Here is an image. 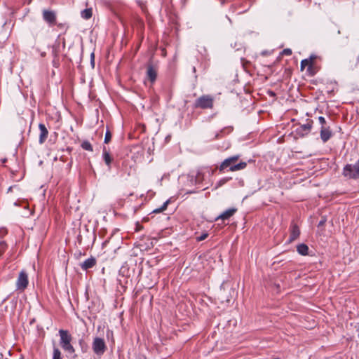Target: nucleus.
Segmentation results:
<instances>
[{"mask_svg":"<svg viewBox=\"0 0 359 359\" xmlns=\"http://www.w3.org/2000/svg\"><path fill=\"white\" fill-rule=\"evenodd\" d=\"M240 158L239 155L232 156L224 160L218 169L220 172H223L226 169H229L231 172H236L238 170H243L247 166V163L241 161L237 163Z\"/></svg>","mask_w":359,"mask_h":359,"instance_id":"f257e3e1","label":"nucleus"},{"mask_svg":"<svg viewBox=\"0 0 359 359\" xmlns=\"http://www.w3.org/2000/svg\"><path fill=\"white\" fill-rule=\"evenodd\" d=\"M59 335L60 337V344L62 348L69 354L74 353L75 349L71 344L72 337L69 332L65 330H60Z\"/></svg>","mask_w":359,"mask_h":359,"instance_id":"f03ea898","label":"nucleus"},{"mask_svg":"<svg viewBox=\"0 0 359 359\" xmlns=\"http://www.w3.org/2000/svg\"><path fill=\"white\" fill-rule=\"evenodd\" d=\"M343 175L349 179L359 178V159L355 164H347L343 169Z\"/></svg>","mask_w":359,"mask_h":359,"instance_id":"7ed1b4c3","label":"nucleus"},{"mask_svg":"<svg viewBox=\"0 0 359 359\" xmlns=\"http://www.w3.org/2000/svg\"><path fill=\"white\" fill-rule=\"evenodd\" d=\"M213 97L209 95H202L194 103L195 108L212 109L213 107Z\"/></svg>","mask_w":359,"mask_h":359,"instance_id":"20e7f679","label":"nucleus"},{"mask_svg":"<svg viewBox=\"0 0 359 359\" xmlns=\"http://www.w3.org/2000/svg\"><path fill=\"white\" fill-rule=\"evenodd\" d=\"M92 348L95 354L98 356L102 355L107 349L104 340L100 337H95L92 344Z\"/></svg>","mask_w":359,"mask_h":359,"instance_id":"39448f33","label":"nucleus"},{"mask_svg":"<svg viewBox=\"0 0 359 359\" xmlns=\"http://www.w3.org/2000/svg\"><path fill=\"white\" fill-rule=\"evenodd\" d=\"M28 275L25 271L20 272L16 281V287L18 290H24L28 285Z\"/></svg>","mask_w":359,"mask_h":359,"instance_id":"423d86ee","label":"nucleus"},{"mask_svg":"<svg viewBox=\"0 0 359 359\" xmlns=\"http://www.w3.org/2000/svg\"><path fill=\"white\" fill-rule=\"evenodd\" d=\"M313 121L309 120L306 123L299 125L298 128L296 129L297 135L304 137V135L309 134L311 128H312Z\"/></svg>","mask_w":359,"mask_h":359,"instance_id":"0eeeda50","label":"nucleus"},{"mask_svg":"<svg viewBox=\"0 0 359 359\" xmlns=\"http://www.w3.org/2000/svg\"><path fill=\"white\" fill-rule=\"evenodd\" d=\"M43 18L50 25L53 26L56 24V14L53 11L43 10Z\"/></svg>","mask_w":359,"mask_h":359,"instance_id":"6e6552de","label":"nucleus"},{"mask_svg":"<svg viewBox=\"0 0 359 359\" xmlns=\"http://www.w3.org/2000/svg\"><path fill=\"white\" fill-rule=\"evenodd\" d=\"M299 235H300V230H299V226L296 224L292 223L290 226V235L289 242L291 243V242L295 241L296 239H297L299 238Z\"/></svg>","mask_w":359,"mask_h":359,"instance_id":"1a4fd4ad","label":"nucleus"},{"mask_svg":"<svg viewBox=\"0 0 359 359\" xmlns=\"http://www.w3.org/2000/svg\"><path fill=\"white\" fill-rule=\"evenodd\" d=\"M147 76L151 83H154L156 79L157 69L152 64L148 65Z\"/></svg>","mask_w":359,"mask_h":359,"instance_id":"9d476101","label":"nucleus"},{"mask_svg":"<svg viewBox=\"0 0 359 359\" xmlns=\"http://www.w3.org/2000/svg\"><path fill=\"white\" fill-rule=\"evenodd\" d=\"M237 211L236 208H230L224 211L223 213L219 215L216 219V221L221 220H226L229 219L231 217H232L235 212Z\"/></svg>","mask_w":359,"mask_h":359,"instance_id":"9b49d317","label":"nucleus"},{"mask_svg":"<svg viewBox=\"0 0 359 359\" xmlns=\"http://www.w3.org/2000/svg\"><path fill=\"white\" fill-rule=\"evenodd\" d=\"M332 137V132L329 127L322 126L320 129V138L323 142H326Z\"/></svg>","mask_w":359,"mask_h":359,"instance_id":"f8f14e48","label":"nucleus"},{"mask_svg":"<svg viewBox=\"0 0 359 359\" xmlns=\"http://www.w3.org/2000/svg\"><path fill=\"white\" fill-rule=\"evenodd\" d=\"M39 128L40 130L39 143L43 144L48 137V132L45 125L43 123L39 124Z\"/></svg>","mask_w":359,"mask_h":359,"instance_id":"ddd939ff","label":"nucleus"},{"mask_svg":"<svg viewBox=\"0 0 359 359\" xmlns=\"http://www.w3.org/2000/svg\"><path fill=\"white\" fill-rule=\"evenodd\" d=\"M316 57L314 56V55H311L309 57V58L308 59H304V60H302L301 61V65H300V69L301 71H304V69L307 67H309V65H313L314 64V62H315V60H316Z\"/></svg>","mask_w":359,"mask_h":359,"instance_id":"4468645a","label":"nucleus"},{"mask_svg":"<svg viewBox=\"0 0 359 359\" xmlns=\"http://www.w3.org/2000/svg\"><path fill=\"white\" fill-rule=\"evenodd\" d=\"M96 264V260L95 258H88L85 260L81 264V266L83 270H87L93 267Z\"/></svg>","mask_w":359,"mask_h":359,"instance_id":"2eb2a0df","label":"nucleus"},{"mask_svg":"<svg viewBox=\"0 0 359 359\" xmlns=\"http://www.w3.org/2000/svg\"><path fill=\"white\" fill-rule=\"evenodd\" d=\"M102 156L106 165L110 168L113 158L111 156L109 152L107 150L105 147H103Z\"/></svg>","mask_w":359,"mask_h":359,"instance_id":"dca6fc26","label":"nucleus"},{"mask_svg":"<svg viewBox=\"0 0 359 359\" xmlns=\"http://www.w3.org/2000/svg\"><path fill=\"white\" fill-rule=\"evenodd\" d=\"M297 252L302 255H306L309 252V248L305 244H300L297 246Z\"/></svg>","mask_w":359,"mask_h":359,"instance_id":"f3484780","label":"nucleus"},{"mask_svg":"<svg viewBox=\"0 0 359 359\" xmlns=\"http://www.w3.org/2000/svg\"><path fill=\"white\" fill-rule=\"evenodd\" d=\"M81 15L83 19L88 20L92 17V9L86 8L81 12Z\"/></svg>","mask_w":359,"mask_h":359,"instance_id":"a211bd4d","label":"nucleus"},{"mask_svg":"<svg viewBox=\"0 0 359 359\" xmlns=\"http://www.w3.org/2000/svg\"><path fill=\"white\" fill-rule=\"evenodd\" d=\"M170 203V200H167L163 204V205L159 208H156L155 210H153V212L154 213H160V212H163L164 210H165L168 208V205Z\"/></svg>","mask_w":359,"mask_h":359,"instance_id":"6ab92c4d","label":"nucleus"},{"mask_svg":"<svg viewBox=\"0 0 359 359\" xmlns=\"http://www.w3.org/2000/svg\"><path fill=\"white\" fill-rule=\"evenodd\" d=\"M53 359H62V353L56 346L53 347Z\"/></svg>","mask_w":359,"mask_h":359,"instance_id":"aec40b11","label":"nucleus"},{"mask_svg":"<svg viewBox=\"0 0 359 359\" xmlns=\"http://www.w3.org/2000/svg\"><path fill=\"white\" fill-rule=\"evenodd\" d=\"M81 147L86 151H93V147L91 144L88 141H84L81 144Z\"/></svg>","mask_w":359,"mask_h":359,"instance_id":"412c9836","label":"nucleus"},{"mask_svg":"<svg viewBox=\"0 0 359 359\" xmlns=\"http://www.w3.org/2000/svg\"><path fill=\"white\" fill-rule=\"evenodd\" d=\"M111 133L109 130H107L105 133L104 142L105 144H108L111 141Z\"/></svg>","mask_w":359,"mask_h":359,"instance_id":"4be33fe9","label":"nucleus"},{"mask_svg":"<svg viewBox=\"0 0 359 359\" xmlns=\"http://www.w3.org/2000/svg\"><path fill=\"white\" fill-rule=\"evenodd\" d=\"M7 245L5 242H0V255H2L6 250Z\"/></svg>","mask_w":359,"mask_h":359,"instance_id":"5701e85b","label":"nucleus"},{"mask_svg":"<svg viewBox=\"0 0 359 359\" xmlns=\"http://www.w3.org/2000/svg\"><path fill=\"white\" fill-rule=\"evenodd\" d=\"M307 72L309 75L313 76L316 74V71L313 69V65H309L307 68Z\"/></svg>","mask_w":359,"mask_h":359,"instance_id":"b1692460","label":"nucleus"},{"mask_svg":"<svg viewBox=\"0 0 359 359\" xmlns=\"http://www.w3.org/2000/svg\"><path fill=\"white\" fill-rule=\"evenodd\" d=\"M292 50L290 48H285L283 50L282 54L285 55H292Z\"/></svg>","mask_w":359,"mask_h":359,"instance_id":"393cba45","label":"nucleus"},{"mask_svg":"<svg viewBox=\"0 0 359 359\" xmlns=\"http://www.w3.org/2000/svg\"><path fill=\"white\" fill-rule=\"evenodd\" d=\"M318 120H319L320 123L322 125V126H325V124L326 123L325 118L323 116H320L318 118Z\"/></svg>","mask_w":359,"mask_h":359,"instance_id":"a878e982","label":"nucleus"},{"mask_svg":"<svg viewBox=\"0 0 359 359\" xmlns=\"http://www.w3.org/2000/svg\"><path fill=\"white\" fill-rule=\"evenodd\" d=\"M207 237H208V234H207V233H203V234H202L201 236H199V237L198 238V241H203V240H205Z\"/></svg>","mask_w":359,"mask_h":359,"instance_id":"bb28decb","label":"nucleus"},{"mask_svg":"<svg viewBox=\"0 0 359 359\" xmlns=\"http://www.w3.org/2000/svg\"><path fill=\"white\" fill-rule=\"evenodd\" d=\"M226 179H222L218 182V186H222L226 182Z\"/></svg>","mask_w":359,"mask_h":359,"instance_id":"cd10ccee","label":"nucleus"},{"mask_svg":"<svg viewBox=\"0 0 359 359\" xmlns=\"http://www.w3.org/2000/svg\"><path fill=\"white\" fill-rule=\"evenodd\" d=\"M82 343H83V339H80V340H79V344H80V345H81V344H82Z\"/></svg>","mask_w":359,"mask_h":359,"instance_id":"c85d7f7f","label":"nucleus"},{"mask_svg":"<svg viewBox=\"0 0 359 359\" xmlns=\"http://www.w3.org/2000/svg\"><path fill=\"white\" fill-rule=\"evenodd\" d=\"M11 189H12V187H9L8 191H11Z\"/></svg>","mask_w":359,"mask_h":359,"instance_id":"c756f323","label":"nucleus"},{"mask_svg":"<svg viewBox=\"0 0 359 359\" xmlns=\"http://www.w3.org/2000/svg\"><path fill=\"white\" fill-rule=\"evenodd\" d=\"M358 60H359V55H358Z\"/></svg>","mask_w":359,"mask_h":359,"instance_id":"7c9ffc66","label":"nucleus"}]
</instances>
